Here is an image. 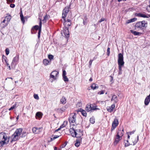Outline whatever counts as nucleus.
Here are the masks:
<instances>
[{
    "label": "nucleus",
    "instance_id": "nucleus-1",
    "mask_svg": "<svg viewBox=\"0 0 150 150\" xmlns=\"http://www.w3.org/2000/svg\"><path fill=\"white\" fill-rule=\"evenodd\" d=\"M23 131V129L19 128L16 129L13 134L12 135L11 137L12 138L16 141H18L19 139V137L21 135V133Z\"/></svg>",
    "mask_w": 150,
    "mask_h": 150
},
{
    "label": "nucleus",
    "instance_id": "nucleus-2",
    "mask_svg": "<svg viewBox=\"0 0 150 150\" xmlns=\"http://www.w3.org/2000/svg\"><path fill=\"white\" fill-rule=\"evenodd\" d=\"M34 29H35L36 30H38V42L39 41H40V37L41 35V33L42 31V29L41 28H40L39 26L38 25H34L32 27L31 30V33L32 34H35L37 32H33V30Z\"/></svg>",
    "mask_w": 150,
    "mask_h": 150
},
{
    "label": "nucleus",
    "instance_id": "nucleus-3",
    "mask_svg": "<svg viewBox=\"0 0 150 150\" xmlns=\"http://www.w3.org/2000/svg\"><path fill=\"white\" fill-rule=\"evenodd\" d=\"M19 60V55L18 54L14 57L12 60V62L11 64V68H14L18 63Z\"/></svg>",
    "mask_w": 150,
    "mask_h": 150
},
{
    "label": "nucleus",
    "instance_id": "nucleus-4",
    "mask_svg": "<svg viewBox=\"0 0 150 150\" xmlns=\"http://www.w3.org/2000/svg\"><path fill=\"white\" fill-rule=\"evenodd\" d=\"M117 63H125L124 61L123 50H122V53H120L118 54Z\"/></svg>",
    "mask_w": 150,
    "mask_h": 150
},
{
    "label": "nucleus",
    "instance_id": "nucleus-5",
    "mask_svg": "<svg viewBox=\"0 0 150 150\" xmlns=\"http://www.w3.org/2000/svg\"><path fill=\"white\" fill-rule=\"evenodd\" d=\"M63 20V25L64 27H67V26H70L71 25V21L70 19L67 18V19L66 18H62Z\"/></svg>",
    "mask_w": 150,
    "mask_h": 150
},
{
    "label": "nucleus",
    "instance_id": "nucleus-6",
    "mask_svg": "<svg viewBox=\"0 0 150 150\" xmlns=\"http://www.w3.org/2000/svg\"><path fill=\"white\" fill-rule=\"evenodd\" d=\"M63 32L65 35V38L67 39V40L68 41L70 36L69 28L68 27H65V28L63 30Z\"/></svg>",
    "mask_w": 150,
    "mask_h": 150
},
{
    "label": "nucleus",
    "instance_id": "nucleus-7",
    "mask_svg": "<svg viewBox=\"0 0 150 150\" xmlns=\"http://www.w3.org/2000/svg\"><path fill=\"white\" fill-rule=\"evenodd\" d=\"M59 72L56 71L54 70L50 74V78H52L53 79L55 80L56 79L57 77L59 74Z\"/></svg>",
    "mask_w": 150,
    "mask_h": 150
},
{
    "label": "nucleus",
    "instance_id": "nucleus-8",
    "mask_svg": "<svg viewBox=\"0 0 150 150\" xmlns=\"http://www.w3.org/2000/svg\"><path fill=\"white\" fill-rule=\"evenodd\" d=\"M69 131L71 136L73 137H76V136L78 134L77 132L75 131V129L73 127L69 129Z\"/></svg>",
    "mask_w": 150,
    "mask_h": 150
},
{
    "label": "nucleus",
    "instance_id": "nucleus-9",
    "mask_svg": "<svg viewBox=\"0 0 150 150\" xmlns=\"http://www.w3.org/2000/svg\"><path fill=\"white\" fill-rule=\"evenodd\" d=\"M122 138L120 137L118 134H116L115 137V139L113 142V144L115 146L117 144L119 141Z\"/></svg>",
    "mask_w": 150,
    "mask_h": 150
},
{
    "label": "nucleus",
    "instance_id": "nucleus-10",
    "mask_svg": "<svg viewBox=\"0 0 150 150\" xmlns=\"http://www.w3.org/2000/svg\"><path fill=\"white\" fill-rule=\"evenodd\" d=\"M69 9H68L67 7H65L64 8L62 12V18H65L66 17L69 11Z\"/></svg>",
    "mask_w": 150,
    "mask_h": 150
},
{
    "label": "nucleus",
    "instance_id": "nucleus-11",
    "mask_svg": "<svg viewBox=\"0 0 150 150\" xmlns=\"http://www.w3.org/2000/svg\"><path fill=\"white\" fill-rule=\"evenodd\" d=\"M20 17L21 18V21L22 23L24 24L25 23V21H26V19H25L24 17L23 16V14L22 8H20Z\"/></svg>",
    "mask_w": 150,
    "mask_h": 150
},
{
    "label": "nucleus",
    "instance_id": "nucleus-12",
    "mask_svg": "<svg viewBox=\"0 0 150 150\" xmlns=\"http://www.w3.org/2000/svg\"><path fill=\"white\" fill-rule=\"evenodd\" d=\"M118 134L121 138H122V137L123 135L124 134V129L123 128H119L117 131L116 132V134Z\"/></svg>",
    "mask_w": 150,
    "mask_h": 150
},
{
    "label": "nucleus",
    "instance_id": "nucleus-13",
    "mask_svg": "<svg viewBox=\"0 0 150 150\" xmlns=\"http://www.w3.org/2000/svg\"><path fill=\"white\" fill-rule=\"evenodd\" d=\"M125 63H118V65L119 71L118 75H121L122 74V68L124 66Z\"/></svg>",
    "mask_w": 150,
    "mask_h": 150
},
{
    "label": "nucleus",
    "instance_id": "nucleus-14",
    "mask_svg": "<svg viewBox=\"0 0 150 150\" xmlns=\"http://www.w3.org/2000/svg\"><path fill=\"white\" fill-rule=\"evenodd\" d=\"M43 115V113L41 112H38L35 114V118L38 120H40L42 117Z\"/></svg>",
    "mask_w": 150,
    "mask_h": 150
},
{
    "label": "nucleus",
    "instance_id": "nucleus-15",
    "mask_svg": "<svg viewBox=\"0 0 150 150\" xmlns=\"http://www.w3.org/2000/svg\"><path fill=\"white\" fill-rule=\"evenodd\" d=\"M7 139V137L6 133L3 132H1L0 133V140L1 139H4V140Z\"/></svg>",
    "mask_w": 150,
    "mask_h": 150
},
{
    "label": "nucleus",
    "instance_id": "nucleus-16",
    "mask_svg": "<svg viewBox=\"0 0 150 150\" xmlns=\"http://www.w3.org/2000/svg\"><path fill=\"white\" fill-rule=\"evenodd\" d=\"M115 104H113L110 106L107 107L106 108L107 110L108 111L111 112L113 111L114 109L115 108Z\"/></svg>",
    "mask_w": 150,
    "mask_h": 150
},
{
    "label": "nucleus",
    "instance_id": "nucleus-17",
    "mask_svg": "<svg viewBox=\"0 0 150 150\" xmlns=\"http://www.w3.org/2000/svg\"><path fill=\"white\" fill-rule=\"evenodd\" d=\"M150 102V93L146 96L144 100V104L145 105H149Z\"/></svg>",
    "mask_w": 150,
    "mask_h": 150
},
{
    "label": "nucleus",
    "instance_id": "nucleus-18",
    "mask_svg": "<svg viewBox=\"0 0 150 150\" xmlns=\"http://www.w3.org/2000/svg\"><path fill=\"white\" fill-rule=\"evenodd\" d=\"M82 138L76 139L74 144L75 146L78 147L80 145V143H81Z\"/></svg>",
    "mask_w": 150,
    "mask_h": 150
},
{
    "label": "nucleus",
    "instance_id": "nucleus-19",
    "mask_svg": "<svg viewBox=\"0 0 150 150\" xmlns=\"http://www.w3.org/2000/svg\"><path fill=\"white\" fill-rule=\"evenodd\" d=\"M142 29H144V28H146L147 27V23L145 21H140V23Z\"/></svg>",
    "mask_w": 150,
    "mask_h": 150
},
{
    "label": "nucleus",
    "instance_id": "nucleus-20",
    "mask_svg": "<svg viewBox=\"0 0 150 150\" xmlns=\"http://www.w3.org/2000/svg\"><path fill=\"white\" fill-rule=\"evenodd\" d=\"M130 31L132 34L135 36H139L142 34V33L136 31L134 30H130Z\"/></svg>",
    "mask_w": 150,
    "mask_h": 150
},
{
    "label": "nucleus",
    "instance_id": "nucleus-21",
    "mask_svg": "<svg viewBox=\"0 0 150 150\" xmlns=\"http://www.w3.org/2000/svg\"><path fill=\"white\" fill-rule=\"evenodd\" d=\"M91 104H88L85 108V110L87 112H91Z\"/></svg>",
    "mask_w": 150,
    "mask_h": 150
},
{
    "label": "nucleus",
    "instance_id": "nucleus-22",
    "mask_svg": "<svg viewBox=\"0 0 150 150\" xmlns=\"http://www.w3.org/2000/svg\"><path fill=\"white\" fill-rule=\"evenodd\" d=\"M117 100H118V98L114 94L113 95L111 98V101H113L114 100V104L116 103H117Z\"/></svg>",
    "mask_w": 150,
    "mask_h": 150
},
{
    "label": "nucleus",
    "instance_id": "nucleus-23",
    "mask_svg": "<svg viewBox=\"0 0 150 150\" xmlns=\"http://www.w3.org/2000/svg\"><path fill=\"white\" fill-rule=\"evenodd\" d=\"M135 16H138L139 17L145 18L146 14L142 13H135L134 14Z\"/></svg>",
    "mask_w": 150,
    "mask_h": 150
},
{
    "label": "nucleus",
    "instance_id": "nucleus-24",
    "mask_svg": "<svg viewBox=\"0 0 150 150\" xmlns=\"http://www.w3.org/2000/svg\"><path fill=\"white\" fill-rule=\"evenodd\" d=\"M91 88L93 90H95L98 88V84H96L95 83H93L90 86Z\"/></svg>",
    "mask_w": 150,
    "mask_h": 150
},
{
    "label": "nucleus",
    "instance_id": "nucleus-25",
    "mask_svg": "<svg viewBox=\"0 0 150 150\" xmlns=\"http://www.w3.org/2000/svg\"><path fill=\"white\" fill-rule=\"evenodd\" d=\"M119 124V121L117 118H115L114 119V120L112 122V125L116 126H117Z\"/></svg>",
    "mask_w": 150,
    "mask_h": 150
},
{
    "label": "nucleus",
    "instance_id": "nucleus-26",
    "mask_svg": "<svg viewBox=\"0 0 150 150\" xmlns=\"http://www.w3.org/2000/svg\"><path fill=\"white\" fill-rule=\"evenodd\" d=\"M55 110L58 113H62L63 112L65 111L63 107L61 108H57L55 109Z\"/></svg>",
    "mask_w": 150,
    "mask_h": 150
},
{
    "label": "nucleus",
    "instance_id": "nucleus-27",
    "mask_svg": "<svg viewBox=\"0 0 150 150\" xmlns=\"http://www.w3.org/2000/svg\"><path fill=\"white\" fill-rule=\"evenodd\" d=\"M50 18V16L48 15H47V14L44 17L43 19L42 20L43 23H45L46 22L47 20L49 19Z\"/></svg>",
    "mask_w": 150,
    "mask_h": 150
},
{
    "label": "nucleus",
    "instance_id": "nucleus-28",
    "mask_svg": "<svg viewBox=\"0 0 150 150\" xmlns=\"http://www.w3.org/2000/svg\"><path fill=\"white\" fill-rule=\"evenodd\" d=\"M60 102L63 105L65 104L66 102V98L64 96L62 97L60 100Z\"/></svg>",
    "mask_w": 150,
    "mask_h": 150
},
{
    "label": "nucleus",
    "instance_id": "nucleus-29",
    "mask_svg": "<svg viewBox=\"0 0 150 150\" xmlns=\"http://www.w3.org/2000/svg\"><path fill=\"white\" fill-rule=\"evenodd\" d=\"M51 62L48 59H45L43 60V63L44 65L45 66H47Z\"/></svg>",
    "mask_w": 150,
    "mask_h": 150
},
{
    "label": "nucleus",
    "instance_id": "nucleus-30",
    "mask_svg": "<svg viewBox=\"0 0 150 150\" xmlns=\"http://www.w3.org/2000/svg\"><path fill=\"white\" fill-rule=\"evenodd\" d=\"M140 23V21L137 22L134 25V27L135 28H140L142 29V28H141V25Z\"/></svg>",
    "mask_w": 150,
    "mask_h": 150
},
{
    "label": "nucleus",
    "instance_id": "nucleus-31",
    "mask_svg": "<svg viewBox=\"0 0 150 150\" xmlns=\"http://www.w3.org/2000/svg\"><path fill=\"white\" fill-rule=\"evenodd\" d=\"M7 16L5 17V19L7 21L9 22L11 18V15L8 13L7 14Z\"/></svg>",
    "mask_w": 150,
    "mask_h": 150
},
{
    "label": "nucleus",
    "instance_id": "nucleus-32",
    "mask_svg": "<svg viewBox=\"0 0 150 150\" xmlns=\"http://www.w3.org/2000/svg\"><path fill=\"white\" fill-rule=\"evenodd\" d=\"M7 139H5L3 140H0V144L1 147H3L4 145L6 144V140Z\"/></svg>",
    "mask_w": 150,
    "mask_h": 150
},
{
    "label": "nucleus",
    "instance_id": "nucleus-33",
    "mask_svg": "<svg viewBox=\"0 0 150 150\" xmlns=\"http://www.w3.org/2000/svg\"><path fill=\"white\" fill-rule=\"evenodd\" d=\"M67 121H64V123L59 127L61 129L62 128L65 127L66 125H67Z\"/></svg>",
    "mask_w": 150,
    "mask_h": 150
},
{
    "label": "nucleus",
    "instance_id": "nucleus-34",
    "mask_svg": "<svg viewBox=\"0 0 150 150\" xmlns=\"http://www.w3.org/2000/svg\"><path fill=\"white\" fill-rule=\"evenodd\" d=\"M28 134V133H27L26 131H22V132L21 133V134H22V135L21 136V138L24 137L27 135Z\"/></svg>",
    "mask_w": 150,
    "mask_h": 150
},
{
    "label": "nucleus",
    "instance_id": "nucleus-35",
    "mask_svg": "<svg viewBox=\"0 0 150 150\" xmlns=\"http://www.w3.org/2000/svg\"><path fill=\"white\" fill-rule=\"evenodd\" d=\"M62 79L65 83H67L69 81L68 78L66 76H62Z\"/></svg>",
    "mask_w": 150,
    "mask_h": 150
},
{
    "label": "nucleus",
    "instance_id": "nucleus-36",
    "mask_svg": "<svg viewBox=\"0 0 150 150\" xmlns=\"http://www.w3.org/2000/svg\"><path fill=\"white\" fill-rule=\"evenodd\" d=\"M81 113L82 115L83 116L86 117L87 115V113L86 112L85 110H84L83 109H82L81 111Z\"/></svg>",
    "mask_w": 150,
    "mask_h": 150
},
{
    "label": "nucleus",
    "instance_id": "nucleus-37",
    "mask_svg": "<svg viewBox=\"0 0 150 150\" xmlns=\"http://www.w3.org/2000/svg\"><path fill=\"white\" fill-rule=\"evenodd\" d=\"M90 122L92 124H93L95 122V119L94 117L91 118L89 120Z\"/></svg>",
    "mask_w": 150,
    "mask_h": 150
},
{
    "label": "nucleus",
    "instance_id": "nucleus-38",
    "mask_svg": "<svg viewBox=\"0 0 150 150\" xmlns=\"http://www.w3.org/2000/svg\"><path fill=\"white\" fill-rule=\"evenodd\" d=\"M7 57L4 56V54L2 55V60L3 62L4 61H5V62L6 63V62H8V60H7Z\"/></svg>",
    "mask_w": 150,
    "mask_h": 150
},
{
    "label": "nucleus",
    "instance_id": "nucleus-39",
    "mask_svg": "<svg viewBox=\"0 0 150 150\" xmlns=\"http://www.w3.org/2000/svg\"><path fill=\"white\" fill-rule=\"evenodd\" d=\"M48 57L50 61L51 62V61L54 59V57L52 55L50 54L48 55Z\"/></svg>",
    "mask_w": 150,
    "mask_h": 150
},
{
    "label": "nucleus",
    "instance_id": "nucleus-40",
    "mask_svg": "<svg viewBox=\"0 0 150 150\" xmlns=\"http://www.w3.org/2000/svg\"><path fill=\"white\" fill-rule=\"evenodd\" d=\"M68 120H69V121L70 125H71V123H74L75 122H76L75 121H74V120H72L71 118V116H69V118ZM70 127L71 126V125H70Z\"/></svg>",
    "mask_w": 150,
    "mask_h": 150
},
{
    "label": "nucleus",
    "instance_id": "nucleus-41",
    "mask_svg": "<svg viewBox=\"0 0 150 150\" xmlns=\"http://www.w3.org/2000/svg\"><path fill=\"white\" fill-rule=\"evenodd\" d=\"M76 113H74V115L71 117V118L72 119L74 120V121H76Z\"/></svg>",
    "mask_w": 150,
    "mask_h": 150
},
{
    "label": "nucleus",
    "instance_id": "nucleus-42",
    "mask_svg": "<svg viewBox=\"0 0 150 150\" xmlns=\"http://www.w3.org/2000/svg\"><path fill=\"white\" fill-rule=\"evenodd\" d=\"M97 106H91V111L92 110H99L100 109L98 108H97Z\"/></svg>",
    "mask_w": 150,
    "mask_h": 150
},
{
    "label": "nucleus",
    "instance_id": "nucleus-43",
    "mask_svg": "<svg viewBox=\"0 0 150 150\" xmlns=\"http://www.w3.org/2000/svg\"><path fill=\"white\" fill-rule=\"evenodd\" d=\"M139 140V136L138 135L137 136V139H135L134 141L133 142V145H135L136 143L138 142Z\"/></svg>",
    "mask_w": 150,
    "mask_h": 150
},
{
    "label": "nucleus",
    "instance_id": "nucleus-44",
    "mask_svg": "<svg viewBox=\"0 0 150 150\" xmlns=\"http://www.w3.org/2000/svg\"><path fill=\"white\" fill-rule=\"evenodd\" d=\"M5 51L6 52V55H8L10 53V50L8 48H7L6 49Z\"/></svg>",
    "mask_w": 150,
    "mask_h": 150
},
{
    "label": "nucleus",
    "instance_id": "nucleus-45",
    "mask_svg": "<svg viewBox=\"0 0 150 150\" xmlns=\"http://www.w3.org/2000/svg\"><path fill=\"white\" fill-rule=\"evenodd\" d=\"M110 48L109 47H108L107 49V55L108 56L110 55Z\"/></svg>",
    "mask_w": 150,
    "mask_h": 150
},
{
    "label": "nucleus",
    "instance_id": "nucleus-46",
    "mask_svg": "<svg viewBox=\"0 0 150 150\" xmlns=\"http://www.w3.org/2000/svg\"><path fill=\"white\" fill-rule=\"evenodd\" d=\"M67 141H66L64 144H62L60 146L61 147V148H64L67 145Z\"/></svg>",
    "mask_w": 150,
    "mask_h": 150
},
{
    "label": "nucleus",
    "instance_id": "nucleus-47",
    "mask_svg": "<svg viewBox=\"0 0 150 150\" xmlns=\"http://www.w3.org/2000/svg\"><path fill=\"white\" fill-rule=\"evenodd\" d=\"M33 96L34 98L36 100H38L39 99V96L37 94H34Z\"/></svg>",
    "mask_w": 150,
    "mask_h": 150
},
{
    "label": "nucleus",
    "instance_id": "nucleus-48",
    "mask_svg": "<svg viewBox=\"0 0 150 150\" xmlns=\"http://www.w3.org/2000/svg\"><path fill=\"white\" fill-rule=\"evenodd\" d=\"M131 23H132L136 21L137 18H134L130 19Z\"/></svg>",
    "mask_w": 150,
    "mask_h": 150
},
{
    "label": "nucleus",
    "instance_id": "nucleus-49",
    "mask_svg": "<svg viewBox=\"0 0 150 150\" xmlns=\"http://www.w3.org/2000/svg\"><path fill=\"white\" fill-rule=\"evenodd\" d=\"M16 104H14V105H12V106H11L9 109V110H13L14 109L15 107H16Z\"/></svg>",
    "mask_w": 150,
    "mask_h": 150
},
{
    "label": "nucleus",
    "instance_id": "nucleus-50",
    "mask_svg": "<svg viewBox=\"0 0 150 150\" xmlns=\"http://www.w3.org/2000/svg\"><path fill=\"white\" fill-rule=\"evenodd\" d=\"M67 74V73L66 71L62 69V76H66Z\"/></svg>",
    "mask_w": 150,
    "mask_h": 150
},
{
    "label": "nucleus",
    "instance_id": "nucleus-51",
    "mask_svg": "<svg viewBox=\"0 0 150 150\" xmlns=\"http://www.w3.org/2000/svg\"><path fill=\"white\" fill-rule=\"evenodd\" d=\"M110 82L111 83H113L114 82V81H113V76H112V75H111L110 76Z\"/></svg>",
    "mask_w": 150,
    "mask_h": 150
},
{
    "label": "nucleus",
    "instance_id": "nucleus-52",
    "mask_svg": "<svg viewBox=\"0 0 150 150\" xmlns=\"http://www.w3.org/2000/svg\"><path fill=\"white\" fill-rule=\"evenodd\" d=\"M93 61V60L90 59L89 62L88 67L89 68H90L91 67L92 62Z\"/></svg>",
    "mask_w": 150,
    "mask_h": 150
},
{
    "label": "nucleus",
    "instance_id": "nucleus-53",
    "mask_svg": "<svg viewBox=\"0 0 150 150\" xmlns=\"http://www.w3.org/2000/svg\"><path fill=\"white\" fill-rule=\"evenodd\" d=\"M5 65L8 67V69L9 70H10L11 69V66L8 62L6 63Z\"/></svg>",
    "mask_w": 150,
    "mask_h": 150
},
{
    "label": "nucleus",
    "instance_id": "nucleus-54",
    "mask_svg": "<svg viewBox=\"0 0 150 150\" xmlns=\"http://www.w3.org/2000/svg\"><path fill=\"white\" fill-rule=\"evenodd\" d=\"M116 126L112 124V126L111 129V132H112V131L113 130L116 128Z\"/></svg>",
    "mask_w": 150,
    "mask_h": 150
},
{
    "label": "nucleus",
    "instance_id": "nucleus-55",
    "mask_svg": "<svg viewBox=\"0 0 150 150\" xmlns=\"http://www.w3.org/2000/svg\"><path fill=\"white\" fill-rule=\"evenodd\" d=\"M105 93V91L104 90L98 92V94L99 95H101Z\"/></svg>",
    "mask_w": 150,
    "mask_h": 150
},
{
    "label": "nucleus",
    "instance_id": "nucleus-56",
    "mask_svg": "<svg viewBox=\"0 0 150 150\" xmlns=\"http://www.w3.org/2000/svg\"><path fill=\"white\" fill-rule=\"evenodd\" d=\"M105 20V18H102L101 19H100L98 21V22L99 23H100L101 22L104 21Z\"/></svg>",
    "mask_w": 150,
    "mask_h": 150
},
{
    "label": "nucleus",
    "instance_id": "nucleus-57",
    "mask_svg": "<svg viewBox=\"0 0 150 150\" xmlns=\"http://www.w3.org/2000/svg\"><path fill=\"white\" fill-rule=\"evenodd\" d=\"M32 131L33 133H37L36 132V128L35 127H34L32 128Z\"/></svg>",
    "mask_w": 150,
    "mask_h": 150
},
{
    "label": "nucleus",
    "instance_id": "nucleus-58",
    "mask_svg": "<svg viewBox=\"0 0 150 150\" xmlns=\"http://www.w3.org/2000/svg\"><path fill=\"white\" fill-rule=\"evenodd\" d=\"M42 21H41V20L40 21V22H39V25L38 26H39V28H41L42 29Z\"/></svg>",
    "mask_w": 150,
    "mask_h": 150
},
{
    "label": "nucleus",
    "instance_id": "nucleus-59",
    "mask_svg": "<svg viewBox=\"0 0 150 150\" xmlns=\"http://www.w3.org/2000/svg\"><path fill=\"white\" fill-rule=\"evenodd\" d=\"M135 131V130H134L132 131L129 132L128 133H129L130 135H131L132 134H134Z\"/></svg>",
    "mask_w": 150,
    "mask_h": 150
},
{
    "label": "nucleus",
    "instance_id": "nucleus-60",
    "mask_svg": "<svg viewBox=\"0 0 150 150\" xmlns=\"http://www.w3.org/2000/svg\"><path fill=\"white\" fill-rule=\"evenodd\" d=\"M54 136V137H53V139H57V138H58L59 137V135H52V137H53V136Z\"/></svg>",
    "mask_w": 150,
    "mask_h": 150
},
{
    "label": "nucleus",
    "instance_id": "nucleus-61",
    "mask_svg": "<svg viewBox=\"0 0 150 150\" xmlns=\"http://www.w3.org/2000/svg\"><path fill=\"white\" fill-rule=\"evenodd\" d=\"M10 6L11 8H13L15 7V5L13 4H10Z\"/></svg>",
    "mask_w": 150,
    "mask_h": 150
},
{
    "label": "nucleus",
    "instance_id": "nucleus-62",
    "mask_svg": "<svg viewBox=\"0 0 150 150\" xmlns=\"http://www.w3.org/2000/svg\"><path fill=\"white\" fill-rule=\"evenodd\" d=\"M81 135H80L79 134H78V136H76V137H75L76 138H77L78 139H80L81 138H82V137H81Z\"/></svg>",
    "mask_w": 150,
    "mask_h": 150
},
{
    "label": "nucleus",
    "instance_id": "nucleus-63",
    "mask_svg": "<svg viewBox=\"0 0 150 150\" xmlns=\"http://www.w3.org/2000/svg\"><path fill=\"white\" fill-rule=\"evenodd\" d=\"M87 20H83V24L84 25H86L87 24Z\"/></svg>",
    "mask_w": 150,
    "mask_h": 150
},
{
    "label": "nucleus",
    "instance_id": "nucleus-64",
    "mask_svg": "<svg viewBox=\"0 0 150 150\" xmlns=\"http://www.w3.org/2000/svg\"><path fill=\"white\" fill-rule=\"evenodd\" d=\"M146 9L149 12H150V4L147 6Z\"/></svg>",
    "mask_w": 150,
    "mask_h": 150
}]
</instances>
